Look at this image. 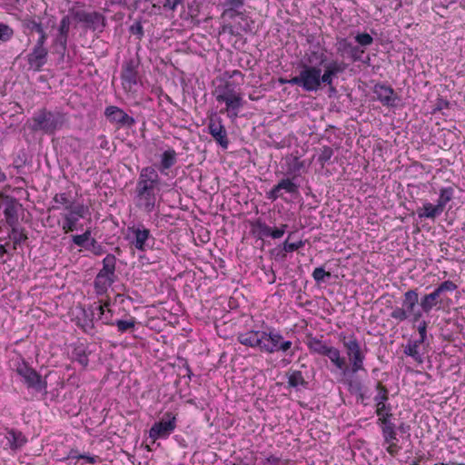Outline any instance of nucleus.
I'll return each mask as SVG.
<instances>
[{
    "label": "nucleus",
    "mask_w": 465,
    "mask_h": 465,
    "mask_svg": "<svg viewBox=\"0 0 465 465\" xmlns=\"http://www.w3.org/2000/svg\"><path fill=\"white\" fill-rule=\"evenodd\" d=\"M453 193L454 191L452 187H446L440 189V197L438 199L437 204L442 211H444L446 204L452 199Z\"/></svg>",
    "instance_id": "nucleus-37"
},
{
    "label": "nucleus",
    "mask_w": 465,
    "mask_h": 465,
    "mask_svg": "<svg viewBox=\"0 0 465 465\" xmlns=\"http://www.w3.org/2000/svg\"><path fill=\"white\" fill-rule=\"evenodd\" d=\"M333 155V150L330 146H323L318 155V162L323 167Z\"/></svg>",
    "instance_id": "nucleus-43"
},
{
    "label": "nucleus",
    "mask_w": 465,
    "mask_h": 465,
    "mask_svg": "<svg viewBox=\"0 0 465 465\" xmlns=\"http://www.w3.org/2000/svg\"><path fill=\"white\" fill-rule=\"evenodd\" d=\"M73 16L77 22L84 24L87 28L94 31H103L105 26V18L98 12L76 11L73 13Z\"/></svg>",
    "instance_id": "nucleus-11"
},
{
    "label": "nucleus",
    "mask_w": 465,
    "mask_h": 465,
    "mask_svg": "<svg viewBox=\"0 0 465 465\" xmlns=\"http://www.w3.org/2000/svg\"><path fill=\"white\" fill-rule=\"evenodd\" d=\"M104 115L112 124L120 126L132 127L135 124L134 117L128 115L122 108L114 105L107 106L104 110Z\"/></svg>",
    "instance_id": "nucleus-14"
},
{
    "label": "nucleus",
    "mask_w": 465,
    "mask_h": 465,
    "mask_svg": "<svg viewBox=\"0 0 465 465\" xmlns=\"http://www.w3.org/2000/svg\"><path fill=\"white\" fill-rule=\"evenodd\" d=\"M177 153L173 149L164 151L161 155V169L167 170L173 167L176 163Z\"/></svg>",
    "instance_id": "nucleus-36"
},
{
    "label": "nucleus",
    "mask_w": 465,
    "mask_h": 465,
    "mask_svg": "<svg viewBox=\"0 0 465 465\" xmlns=\"http://www.w3.org/2000/svg\"><path fill=\"white\" fill-rule=\"evenodd\" d=\"M12 449H17L25 444V438L21 432L11 430L8 432L7 437Z\"/></svg>",
    "instance_id": "nucleus-38"
},
{
    "label": "nucleus",
    "mask_w": 465,
    "mask_h": 465,
    "mask_svg": "<svg viewBox=\"0 0 465 465\" xmlns=\"http://www.w3.org/2000/svg\"><path fill=\"white\" fill-rule=\"evenodd\" d=\"M312 277L315 282H321L324 281L325 277L330 278L331 272H326L322 267H317L312 272Z\"/></svg>",
    "instance_id": "nucleus-47"
},
{
    "label": "nucleus",
    "mask_w": 465,
    "mask_h": 465,
    "mask_svg": "<svg viewBox=\"0 0 465 465\" xmlns=\"http://www.w3.org/2000/svg\"><path fill=\"white\" fill-rule=\"evenodd\" d=\"M386 451L391 456L396 457L400 450H401V447L398 444V441L392 442V443H387L386 444Z\"/></svg>",
    "instance_id": "nucleus-53"
},
{
    "label": "nucleus",
    "mask_w": 465,
    "mask_h": 465,
    "mask_svg": "<svg viewBox=\"0 0 465 465\" xmlns=\"http://www.w3.org/2000/svg\"><path fill=\"white\" fill-rule=\"evenodd\" d=\"M346 68L347 64L344 62L337 60H332L328 64H324L323 73L322 72L323 84L327 85L331 91H335L333 79L337 77L338 74H342Z\"/></svg>",
    "instance_id": "nucleus-15"
},
{
    "label": "nucleus",
    "mask_w": 465,
    "mask_h": 465,
    "mask_svg": "<svg viewBox=\"0 0 465 465\" xmlns=\"http://www.w3.org/2000/svg\"><path fill=\"white\" fill-rule=\"evenodd\" d=\"M287 227V224H281L280 227H276L274 229L271 228L269 237H272V239L282 238L284 235Z\"/></svg>",
    "instance_id": "nucleus-50"
},
{
    "label": "nucleus",
    "mask_w": 465,
    "mask_h": 465,
    "mask_svg": "<svg viewBox=\"0 0 465 465\" xmlns=\"http://www.w3.org/2000/svg\"><path fill=\"white\" fill-rule=\"evenodd\" d=\"M375 389L377 391V394L373 398L375 406L387 404L389 401V390L387 387L381 381H377Z\"/></svg>",
    "instance_id": "nucleus-34"
},
{
    "label": "nucleus",
    "mask_w": 465,
    "mask_h": 465,
    "mask_svg": "<svg viewBox=\"0 0 465 465\" xmlns=\"http://www.w3.org/2000/svg\"><path fill=\"white\" fill-rule=\"evenodd\" d=\"M373 93L383 105L395 106L398 96L395 94L394 90L386 84H377L374 85Z\"/></svg>",
    "instance_id": "nucleus-17"
},
{
    "label": "nucleus",
    "mask_w": 465,
    "mask_h": 465,
    "mask_svg": "<svg viewBox=\"0 0 465 465\" xmlns=\"http://www.w3.org/2000/svg\"><path fill=\"white\" fill-rule=\"evenodd\" d=\"M25 25L26 28L30 30H35L37 33H42V31L44 30L41 23H38L35 20L32 19L25 20Z\"/></svg>",
    "instance_id": "nucleus-52"
},
{
    "label": "nucleus",
    "mask_w": 465,
    "mask_h": 465,
    "mask_svg": "<svg viewBox=\"0 0 465 465\" xmlns=\"http://www.w3.org/2000/svg\"><path fill=\"white\" fill-rule=\"evenodd\" d=\"M457 289V285L452 281H445L441 282L436 290L440 292V295H443L447 292H453Z\"/></svg>",
    "instance_id": "nucleus-45"
},
{
    "label": "nucleus",
    "mask_w": 465,
    "mask_h": 465,
    "mask_svg": "<svg viewBox=\"0 0 465 465\" xmlns=\"http://www.w3.org/2000/svg\"><path fill=\"white\" fill-rule=\"evenodd\" d=\"M240 86L241 83L224 80L218 84L213 91L216 101L225 104V112L228 117L232 119L238 116L240 109L242 108L244 104Z\"/></svg>",
    "instance_id": "nucleus-3"
},
{
    "label": "nucleus",
    "mask_w": 465,
    "mask_h": 465,
    "mask_svg": "<svg viewBox=\"0 0 465 465\" xmlns=\"http://www.w3.org/2000/svg\"><path fill=\"white\" fill-rule=\"evenodd\" d=\"M227 8L223 11V15H228L230 18H233L236 15H241L238 9L242 7L244 0H224V4Z\"/></svg>",
    "instance_id": "nucleus-33"
},
{
    "label": "nucleus",
    "mask_w": 465,
    "mask_h": 465,
    "mask_svg": "<svg viewBox=\"0 0 465 465\" xmlns=\"http://www.w3.org/2000/svg\"><path fill=\"white\" fill-rule=\"evenodd\" d=\"M139 65L140 62L137 59H129L123 64L121 79L124 91H134V87L137 85L140 80L138 72Z\"/></svg>",
    "instance_id": "nucleus-9"
},
{
    "label": "nucleus",
    "mask_w": 465,
    "mask_h": 465,
    "mask_svg": "<svg viewBox=\"0 0 465 465\" xmlns=\"http://www.w3.org/2000/svg\"><path fill=\"white\" fill-rule=\"evenodd\" d=\"M71 21L68 15L64 16L59 25L58 35L55 39V44L59 45L63 51H65L67 45V37L70 29Z\"/></svg>",
    "instance_id": "nucleus-25"
},
{
    "label": "nucleus",
    "mask_w": 465,
    "mask_h": 465,
    "mask_svg": "<svg viewBox=\"0 0 465 465\" xmlns=\"http://www.w3.org/2000/svg\"><path fill=\"white\" fill-rule=\"evenodd\" d=\"M88 212V208L82 203H77L72 208L68 209L63 215L64 222L62 230L64 233L74 232L77 229V223L81 218H84Z\"/></svg>",
    "instance_id": "nucleus-10"
},
{
    "label": "nucleus",
    "mask_w": 465,
    "mask_h": 465,
    "mask_svg": "<svg viewBox=\"0 0 465 465\" xmlns=\"http://www.w3.org/2000/svg\"><path fill=\"white\" fill-rule=\"evenodd\" d=\"M337 53L344 57L346 54L352 60L357 62L361 60L364 50L358 45H353L347 38H337L336 42Z\"/></svg>",
    "instance_id": "nucleus-16"
},
{
    "label": "nucleus",
    "mask_w": 465,
    "mask_h": 465,
    "mask_svg": "<svg viewBox=\"0 0 465 465\" xmlns=\"http://www.w3.org/2000/svg\"><path fill=\"white\" fill-rule=\"evenodd\" d=\"M32 121L33 124L30 127L32 131H42L47 134H54L64 125L66 116L64 113L52 112L43 108L34 115Z\"/></svg>",
    "instance_id": "nucleus-4"
},
{
    "label": "nucleus",
    "mask_w": 465,
    "mask_h": 465,
    "mask_svg": "<svg viewBox=\"0 0 465 465\" xmlns=\"http://www.w3.org/2000/svg\"><path fill=\"white\" fill-rule=\"evenodd\" d=\"M252 232L259 239L269 237L271 227L262 219H257L251 223Z\"/></svg>",
    "instance_id": "nucleus-30"
},
{
    "label": "nucleus",
    "mask_w": 465,
    "mask_h": 465,
    "mask_svg": "<svg viewBox=\"0 0 465 465\" xmlns=\"http://www.w3.org/2000/svg\"><path fill=\"white\" fill-rule=\"evenodd\" d=\"M288 384L291 387L296 388L300 385L305 386L307 382L305 381L301 371H294L288 376Z\"/></svg>",
    "instance_id": "nucleus-39"
},
{
    "label": "nucleus",
    "mask_w": 465,
    "mask_h": 465,
    "mask_svg": "<svg viewBox=\"0 0 465 465\" xmlns=\"http://www.w3.org/2000/svg\"><path fill=\"white\" fill-rule=\"evenodd\" d=\"M103 322L107 325H114V322L113 321L112 311L110 309L104 313V315L101 316Z\"/></svg>",
    "instance_id": "nucleus-58"
},
{
    "label": "nucleus",
    "mask_w": 465,
    "mask_h": 465,
    "mask_svg": "<svg viewBox=\"0 0 465 465\" xmlns=\"http://www.w3.org/2000/svg\"><path fill=\"white\" fill-rule=\"evenodd\" d=\"M7 202L5 203V207L4 210V215L5 217L6 223L14 227L18 223V203L17 201L13 197H6Z\"/></svg>",
    "instance_id": "nucleus-21"
},
{
    "label": "nucleus",
    "mask_w": 465,
    "mask_h": 465,
    "mask_svg": "<svg viewBox=\"0 0 465 465\" xmlns=\"http://www.w3.org/2000/svg\"><path fill=\"white\" fill-rule=\"evenodd\" d=\"M443 211L439 207L438 204L433 205L430 203H426L423 204L422 208L417 211L418 216L420 218H430L434 219L438 215H440Z\"/></svg>",
    "instance_id": "nucleus-28"
},
{
    "label": "nucleus",
    "mask_w": 465,
    "mask_h": 465,
    "mask_svg": "<svg viewBox=\"0 0 465 465\" xmlns=\"http://www.w3.org/2000/svg\"><path fill=\"white\" fill-rule=\"evenodd\" d=\"M309 335L306 345L312 353L327 357L336 371H340L341 380L349 392L356 395L357 400L363 402L367 396L364 393L362 382L354 377L359 371H365V351L354 334L347 336L344 332L339 335V341L342 343L348 358L341 354L339 348L331 345V341Z\"/></svg>",
    "instance_id": "nucleus-1"
},
{
    "label": "nucleus",
    "mask_w": 465,
    "mask_h": 465,
    "mask_svg": "<svg viewBox=\"0 0 465 465\" xmlns=\"http://www.w3.org/2000/svg\"><path fill=\"white\" fill-rule=\"evenodd\" d=\"M72 241L77 246L85 248L88 246V242L91 241V232L86 230L83 234L73 235Z\"/></svg>",
    "instance_id": "nucleus-42"
},
{
    "label": "nucleus",
    "mask_w": 465,
    "mask_h": 465,
    "mask_svg": "<svg viewBox=\"0 0 465 465\" xmlns=\"http://www.w3.org/2000/svg\"><path fill=\"white\" fill-rule=\"evenodd\" d=\"M184 0H164L163 8L174 11L178 5L182 4Z\"/></svg>",
    "instance_id": "nucleus-55"
},
{
    "label": "nucleus",
    "mask_w": 465,
    "mask_h": 465,
    "mask_svg": "<svg viewBox=\"0 0 465 465\" xmlns=\"http://www.w3.org/2000/svg\"><path fill=\"white\" fill-rule=\"evenodd\" d=\"M13 35V30L6 25L0 23V41L5 42Z\"/></svg>",
    "instance_id": "nucleus-49"
},
{
    "label": "nucleus",
    "mask_w": 465,
    "mask_h": 465,
    "mask_svg": "<svg viewBox=\"0 0 465 465\" xmlns=\"http://www.w3.org/2000/svg\"><path fill=\"white\" fill-rule=\"evenodd\" d=\"M262 331H248L243 333H240L237 337L238 341L247 347L260 349L262 341Z\"/></svg>",
    "instance_id": "nucleus-22"
},
{
    "label": "nucleus",
    "mask_w": 465,
    "mask_h": 465,
    "mask_svg": "<svg viewBox=\"0 0 465 465\" xmlns=\"http://www.w3.org/2000/svg\"><path fill=\"white\" fill-rule=\"evenodd\" d=\"M115 279L116 278L98 272L94 282L95 292L99 295L105 293L114 282Z\"/></svg>",
    "instance_id": "nucleus-26"
},
{
    "label": "nucleus",
    "mask_w": 465,
    "mask_h": 465,
    "mask_svg": "<svg viewBox=\"0 0 465 465\" xmlns=\"http://www.w3.org/2000/svg\"><path fill=\"white\" fill-rule=\"evenodd\" d=\"M168 420H162L155 422L149 430V437L155 441L160 438L168 437L175 429V417L172 413H166Z\"/></svg>",
    "instance_id": "nucleus-12"
},
{
    "label": "nucleus",
    "mask_w": 465,
    "mask_h": 465,
    "mask_svg": "<svg viewBox=\"0 0 465 465\" xmlns=\"http://www.w3.org/2000/svg\"><path fill=\"white\" fill-rule=\"evenodd\" d=\"M380 428L381 430L384 444L399 441L396 431L397 427L393 422L381 425Z\"/></svg>",
    "instance_id": "nucleus-31"
},
{
    "label": "nucleus",
    "mask_w": 465,
    "mask_h": 465,
    "mask_svg": "<svg viewBox=\"0 0 465 465\" xmlns=\"http://www.w3.org/2000/svg\"><path fill=\"white\" fill-rule=\"evenodd\" d=\"M116 257L114 254H107L103 260V268L100 273L116 278L115 275Z\"/></svg>",
    "instance_id": "nucleus-29"
},
{
    "label": "nucleus",
    "mask_w": 465,
    "mask_h": 465,
    "mask_svg": "<svg viewBox=\"0 0 465 465\" xmlns=\"http://www.w3.org/2000/svg\"><path fill=\"white\" fill-rule=\"evenodd\" d=\"M159 182L160 177L153 167L148 166L142 169L136 185L137 206L148 213H152L155 207L154 190Z\"/></svg>",
    "instance_id": "nucleus-2"
},
{
    "label": "nucleus",
    "mask_w": 465,
    "mask_h": 465,
    "mask_svg": "<svg viewBox=\"0 0 465 465\" xmlns=\"http://www.w3.org/2000/svg\"><path fill=\"white\" fill-rule=\"evenodd\" d=\"M422 310L420 311V310H415L411 314V321L412 322H421L420 319L422 317Z\"/></svg>",
    "instance_id": "nucleus-60"
},
{
    "label": "nucleus",
    "mask_w": 465,
    "mask_h": 465,
    "mask_svg": "<svg viewBox=\"0 0 465 465\" xmlns=\"http://www.w3.org/2000/svg\"><path fill=\"white\" fill-rule=\"evenodd\" d=\"M38 34L40 35V36L35 45H40V46H45V41L47 39V35L45 32V30H43L42 33H38Z\"/></svg>",
    "instance_id": "nucleus-61"
},
{
    "label": "nucleus",
    "mask_w": 465,
    "mask_h": 465,
    "mask_svg": "<svg viewBox=\"0 0 465 465\" xmlns=\"http://www.w3.org/2000/svg\"><path fill=\"white\" fill-rule=\"evenodd\" d=\"M53 203L54 204L48 208L49 212L58 211L61 209L67 211L76 204L75 202L70 199V196L65 193H56L53 197Z\"/></svg>",
    "instance_id": "nucleus-24"
},
{
    "label": "nucleus",
    "mask_w": 465,
    "mask_h": 465,
    "mask_svg": "<svg viewBox=\"0 0 465 465\" xmlns=\"http://www.w3.org/2000/svg\"><path fill=\"white\" fill-rule=\"evenodd\" d=\"M223 75L228 78L227 80H230V79L233 78V77L238 76L241 79V81L239 83H241V84H242V82H243L244 75L239 70H233L232 72L226 71V72H224Z\"/></svg>",
    "instance_id": "nucleus-56"
},
{
    "label": "nucleus",
    "mask_w": 465,
    "mask_h": 465,
    "mask_svg": "<svg viewBox=\"0 0 465 465\" xmlns=\"http://www.w3.org/2000/svg\"><path fill=\"white\" fill-rule=\"evenodd\" d=\"M10 237L13 238L15 243H20L27 238L25 234L19 232L15 226L12 227Z\"/></svg>",
    "instance_id": "nucleus-54"
},
{
    "label": "nucleus",
    "mask_w": 465,
    "mask_h": 465,
    "mask_svg": "<svg viewBox=\"0 0 465 465\" xmlns=\"http://www.w3.org/2000/svg\"><path fill=\"white\" fill-rule=\"evenodd\" d=\"M427 328H428V323L426 321H421L419 322L418 331L420 334V339L417 340L418 342L423 343L425 341L426 337H427Z\"/></svg>",
    "instance_id": "nucleus-51"
},
{
    "label": "nucleus",
    "mask_w": 465,
    "mask_h": 465,
    "mask_svg": "<svg viewBox=\"0 0 465 465\" xmlns=\"http://www.w3.org/2000/svg\"><path fill=\"white\" fill-rule=\"evenodd\" d=\"M74 360L76 361L84 368L87 367L89 363L88 354L85 350L78 347L73 351Z\"/></svg>",
    "instance_id": "nucleus-40"
},
{
    "label": "nucleus",
    "mask_w": 465,
    "mask_h": 465,
    "mask_svg": "<svg viewBox=\"0 0 465 465\" xmlns=\"http://www.w3.org/2000/svg\"><path fill=\"white\" fill-rule=\"evenodd\" d=\"M48 51L45 46L35 45L32 52L27 56L28 64L39 70L46 62Z\"/></svg>",
    "instance_id": "nucleus-20"
},
{
    "label": "nucleus",
    "mask_w": 465,
    "mask_h": 465,
    "mask_svg": "<svg viewBox=\"0 0 465 465\" xmlns=\"http://www.w3.org/2000/svg\"><path fill=\"white\" fill-rule=\"evenodd\" d=\"M82 454H80L78 452V450H71L68 453V456H67V459H76V460H80V456Z\"/></svg>",
    "instance_id": "nucleus-63"
},
{
    "label": "nucleus",
    "mask_w": 465,
    "mask_h": 465,
    "mask_svg": "<svg viewBox=\"0 0 465 465\" xmlns=\"http://www.w3.org/2000/svg\"><path fill=\"white\" fill-rule=\"evenodd\" d=\"M419 302V294L416 289L407 291L403 294V301L401 307H395L390 316L398 322H404L411 317V314L415 311Z\"/></svg>",
    "instance_id": "nucleus-7"
},
{
    "label": "nucleus",
    "mask_w": 465,
    "mask_h": 465,
    "mask_svg": "<svg viewBox=\"0 0 465 465\" xmlns=\"http://www.w3.org/2000/svg\"><path fill=\"white\" fill-rule=\"evenodd\" d=\"M375 413L378 417L377 424L379 426L392 423V407L390 403L375 406Z\"/></svg>",
    "instance_id": "nucleus-27"
},
{
    "label": "nucleus",
    "mask_w": 465,
    "mask_h": 465,
    "mask_svg": "<svg viewBox=\"0 0 465 465\" xmlns=\"http://www.w3.org/2000/svg\"><path fill=\"white\" fill-rule=\"evenodd\" d=\"M80 460H86V462H88L90 464H94V463L97 462L98 457L97 456H91L89 454H82L80 456Z\"/></svg>",
    "instance_id": "nucleus-59"
},
{
    "label": "nucleus",
    "mask_w": 465,
    "mask_h": 465,
    "mask_svg": "<svg viewBox=\"0 0 465 465\" xmlns=\"http://www.w3.org/2000/svg\"><path fill=\"white\" fill-rule=\"evenodd\" d=\"M355 40L361 46H369L373 43L372 36L368 33L358 34Z\"/></svg>",
    "instance_id": "nucleus-46"
},
{
    "label": "nucleus",
    "mask_w": 465,
    "mask_h": 465,
    "mask_svg": "<svg viewBox=\"0 0 465 465\" xmlns=\"http://www.w3.org/2000/svg\"><path fill=\"white\" fill-rule=\"evenodd\" d=\"M131 31L134 33V34H137V35H143V27L141 25H137L135 27L134 26H132L131 27Z\"/></svg>",
    "instance_id": "nucleus-64"
},
{
    "label": "nucleus",
    "mask_w": 465,
    "mask_h": 465,
    "mask_svg": "<svg viewBox=\"0 0 465 465\" xmlns=\"http://www.w3.org/2000/svg\"><path fill=\"white\" fill-rule=\"evenodd\" d=\"M128 231L133 234L131 243L137 250L144 252L146 249V241L151 235L150 231L144 228L143 225H138L137 227H128Z\"/></svg>",
    "instance_id": "nucleus-18"
},
{
    "label": "nucleus",
    "mask_w": 465,
    "mask_h": 465,
    "mask_svg": "<svg viewBox=\"0 0 465 465\" xmlns=\"http://www.w3.org/2000/svg\"><path fill=\"white\" fill-rule=\"evenodd\" d=\"M266 460L268 463L277 465L280 462L281 459L274 455H270L269 457H267Z\"/></svg>",
    "instance_id": "nucleus-62"
},
{
    "label": "nucleus",
    "mask_w": 465,
    "mask_h": 465,
    "mask_svg": "<svg viewBox=\"0 0 465 465\" xmlns=\"http://www.w3.org/2000/svg\"><path fill=\"white\" fill-rule=\"evenodd\" d=\"M260 350L267 353L286 352L292 348V342L285 341L278 331H262Z\"/></svg>",
    "instance_id": "nucleus-6"
},
{
    "label": "nucleus",
    "mask_w": 465,
    "mask_h": 465,
    "mask_svg": "<svg viewBox=\"0 0 465 465\" xmlns=\"http://www.w3.org/2000/svg\"><path fill=\"white\" fill-rule=\"evenodd\" d=\"M421 342H418V341H410L404 347V353L407 356L411 357L417 363L421 364L423 362L422 354L419 351V347Z\"/></svg>",
    "instance_id": "nucleus-32"
},
{
    "label": "nucleus",
    "mask_w": 465,
    "mask_h": 465,
    "mask_svg": "<svg viewBox=\"0 0 465 465\" xmlns=\"http://www.w3.org/2000/svg\"><path fill=\"white\" fill-rule=\"evenodd\" d=\"M291 84L301 87L305 92H317L323 84L322 69L311 64H301L298 75L291 78Z\"/></svg>",
    "instance_id": "nucleus-5"
},
{
    "label": "nucleus",
    "mask_w": 465,
    "mask_h": 465,
    "mask_svg": "<svg viewBox=\"0 0 465 465\" xmlns=\"http://www.w3.org/2000/svg\"><path fill=\"white\" fill-rule=\"evenodd\" d=\"M208 131L221 147L223 149L228 148L229 140L227 132L220 117L213 116L209 119Z\"/></svg>",
    "instance_id": "nucleus-13"
},
{
    "label": "nucleus",
    "mask_w": 465,
    "mask_h": 465,
    "mask_svg": "<svg viewBox=\"0 0 465 465\" xmlns=\"http://www.w3.org/2000/svg\"><path fill=\"white\" fill-rule=\"evenodd\" d=\"M117 328V331L120 333L132 332L134 331L136 325V320L134 317H130L125 320H116L114 323Z\"/></svg>",
    "instance_id": "nucleus-35"
},
{
    "label": "nucleus",
    "mask_w": 465,
    "mask_h": 465,
    "mask_svg": "<svg viewBox=\"0 0 465 465\" xmlns=\"http://www.w3.org/2000/svg\"><path fill=\"white\" fill-rule=\"evenodd\" d=\"M304 63L302 64H311L317 66V64H324L327 61L326 50L319 45L311 47L303 56Z\"/></svg>",
    "instance_id": "nucleus-19"
},
{
    "label": "nucleus",
    "mask_w": 465,
    "mask_h": 465,
    "mask_svg": "<svg viewBox=\"0 0 465 465\" xmlns=\"http://www.w3.org/2000/svg\"><path fill=\"white\" fill-rule=\"evenodd\" d=\"M280 192V188H278V185L276 184L271 191L267 193V198L272 201H275L281 196Z\"/></svg>",
    "instance_id": "nucleus-57"
},
{
    "label": "nucleus",
    "mask_w": 465,
    "mask_h": 465,
    "mask_svg": "<svg viewBox=\"0 0 465 465\" xmlns=\"http://www.w3.org/2000/svg\"><path fill=\"white\" fill-rule=\"evenodd\" d=\"M441 303V295L435 289L432 292L422 296L420 302V306L424 313L429 314L430 311L433 309V307Z\"/></svg>",
    "instance_id": "nucleus-23"
},
{
    "label": "nucleus",
    "mask_w": 465,
    "mask_h": 465,
    "mask_svg": "<svg viewBox=\"0 0 465 465\" xmlns=\"http://www.w3.org/2000/svg\"><path fill=\"white\" fill-rule=\"evenodd\" d=\"M290 237L291 233L289 234L287 240L282 244V249L285 252H292L303 247L304 242L302 241H298L296 242H289Z\"/></svg>",
    "instance_id": "nucleus-44"
},
{
    "label": "nucleus",
    "mask_w": 465,
    "mask_h": 465,
    "mask_svg": "<svg viewBox=\"0 0 465 465\" xmlns=\"http://www.w3.org/2000/svg\"><path fill=\"white\" fill-rule=\"evenodd\" d=\"M86 250L92 252L94 255H102L104 252V250L101 244H99L95 239H91L88 246L85 247Z\"/></svg>",
    "instance_id": "nucleus-48"
},
{
    "label": "nucleus",
    "mask_w": 465,
    "mask_h": 465,
    "mask_svg": "<svg viewBox=\"0 0 465 465\" xmlns=\"http://www.w3.org/2000/svg\"><path fill=\"white\" fill-rule=\"evenodd\" d=\"M16 372L23 379V381L27 388L34 389L35 391L46 390V381H43L41 375L35 370L29 367L25 362L23 361L18 363Z\"/></svg>",
    "instance_id": "nucleus-8"
},
{
    "label": "nucleus",
    "mask_w": 465,
    "mask_h": 465,
    "mask_svg": "<svg viewBox=\"0 0 465 465\" xmlns=\"http://www.w3.org/2000/svg\"><path fill=\"white\" fill-rule=\"evenodd\" d=\"M277 185L280 191L284 190L288 193H298V185L289 178L282 179Z\"/></svg>",
    "instance_id": "nucleus-41"
}]
</instances>
